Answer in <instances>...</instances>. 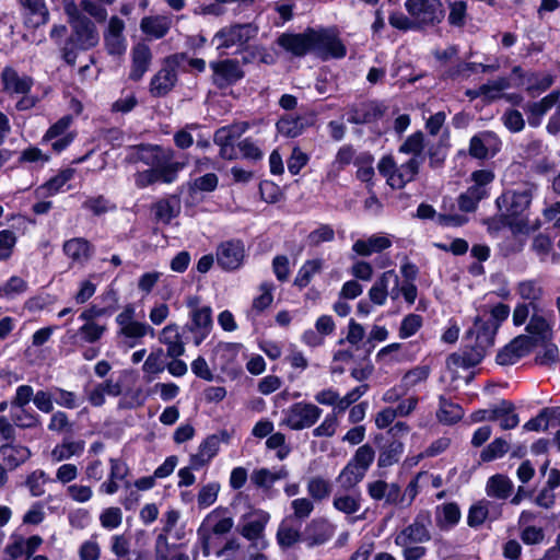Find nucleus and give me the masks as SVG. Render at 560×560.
I'll list each match as a JSON object with an SVG mask.
<instances>
[{
  "instance_id": "nucleus-3",
  "label": "nucleus",
  "mask_w": 560,
  "mask_h": 560,
  "mask_svg": "<svg viewBox=\"0 0 560 560\" xmlns=\"http://www.w3.org/2000/svg\"><path fill=\"white\" fill-rule=\"evenodd\" d=\"M430 523V514L420 513L412 523L396 533L394 542L401 548L404 560H420L425 556L427 548L422 545L431 540Z\"/></svg>"
},
{
  "instance_id": "nucleus-61",
  "label": "nucleus",
  "mask_w": 560,
  "mask_h": 560,
  "mask_svg": "<svg viewBox=\"0 0 560 560\" xmlns=\"http://www.w3.org/2000/svg\"><path fill=\"white\" fill-rule=\"evenodd\" d=\"M334 237V229L330 225L322 224L307 235V243L312 247H317L322 243L331 242Z\"/></svg>"
},
{
  "instance_id": "nucleus-47",
  "label": "nucleus",
  "mask_w": 560,
  "mask_h": 560,
  "mask_svg": "<svg viewBox=\"0 0 560 560\" xmlns=\"http://www.w3.org/2000/svg\"><path fill=\"white\" fill-rule=\"evenodd\" d=\"M332 506L347 515L354 514L361 509V498L354 494H336L332 500Z\"/></svg>"
},
{
  "instance_id": "nucleus-24",
  "label": "nucleus",
  "mask_w": 560,
  "mask_h": 560,
  "mask_svg": "<svg viewBox=\"0 0 560 560\" xmlns=\"http://www.w3.org/2000/svg\"><path fill=\"white\" fill-rule=\"evenodd\" d=\"M24 11L25 24L30 27H39L49 20V11L44 0H19Z\"/></svg>"
},
{
  "instance_id": "nucleus-21",
  "label": "nucleus",
  "mask_w": 560,
  "mask_h": 560,
  "mask_svg": "<svg viewBox=\"0 0 560 560\" xmlns=\"http://www.w3.org/2000/svg\"><path fill=\"white\" fill-rule=\"evenodd\" d=\"M152 61V52L150 47L144 43H138L131 49V68L129 79L139 81L149 70Z\"/></svg>"
},
{
  "instance_id": "nucleus-41",
  "label": "nucleus",
  "mask_w": 560,
  "mask_h": 560,
  "mask_svg": "<svg viewBox=\"0 0 560 560\" xmlns=\"http://www.w3.org/2000/svg\"><path fill=\"white\" fill-rule=\"evenodd\" d=\"M307 494L315 502L327 500L332 491L331 482L323 476H313L307 479Z\"/></svg>"
},
{
  "instance_id": "nucleus-28",
  "label": "nucleus",
  "mask_w": 560,
  "mask_h": 560,
  "mask_svg": "<svg viewBox=\"0 0 560 560\" xmlns=\"http://www.w3.org/2000/svg\"><path fill=\"white\" fill-rule=\"evenodd\" d=\"M399 283V277L395 270L383 272L369 291L370 300L376 305H383L388 296V285Z\"/></svg>"
},
{
  "instance_id": "nucleus-13",
  "label": "nucleus",
  "mask_w": 560,
  "mask_h": 560,
  "mask_svg": "<svg viewBox=\"0 0 560 560\" xmlns=\"http://www.w3.org/2000/svg\"><path fill=\"white\" fill-rule=\"evenodd\" d=\"M269 518L270 516L266 512H255L246 516L244 523L237 528L238 533L250 541L252 548L262 550L267 547L265 528Z\"/></svg>"
},
{
  "instance_id": "nucleus-64",
  "label": "nucleus",
  "mask_w": 560,
  "mask_h": 560,
  "mask_svg": "<svg viewBox=\"0 0 560 560\" xmlns=\"http://www.w3.org/2000/svg\"><path fill=\"white\" fill-rule=\"evenodd\" d=\"M422 326V317L418 314H409L404 317L399 327V337L407 339L413 336Z\"/></svg>"
},
{
  "instance_id": "nucleus-39",
  "label": "nucleus",
  "mask_w": 560,
  "mask_h": 560,
  "mask_svg": "<svg viewBox=\"0 0 560 560\" xmlns=\"http://www.w3.org/2000/svg\"><path fill=\"white\" fill-rule=\"evenodd\" d=\"M312 124V118L287 116L277 122V129L281 135L294 138L300 136Z\"/></svg>"
},
{
  "instance_id": "nucleus-6",
  "label": "nucleus",
  "mask_w": 560,
  "mask_h": 560,
  "mask_svg": "<svg viewBox=\"0 0 560 560\" xmlns=\"http://www.w3.org/2000/svg\"><path fill=\"white\" fill-rule=\"evenodd\" d=\"M374 457L375 452L370 444L360 446L338 475L339 487L346 491L355 488L364 479Z\"/></svg>"
},
{
  "instance_id": "nucleus-17",
  "label": "nucleus",
  "mask_w": 560,
  "mask_h": 560,
  "mask_svg": "<svg viewBox=\"0 0 560 560\" xmlns=\"http://www.w3.org/2000/svg\"><path fill=\"white\" fill-rule=\"evenodd\" d=\"M500 147L501 141L494 132L482 131L470 139L468 153L471 158L487 160L494 156Z\"/></svg>"
},
{
  "instance_id": "nucleus-7",
  "label": "nucleus",
  "mask_w": 560,
  "mask_h": 560,
  "mask_svg": "<svg viewBox=\"0 0 560 560\" xmlns=\"http://www.w3.org/2000/svg\"><path fill=\"white\" fill-rule=\"evenodd\" d=\"M421 164L422 159L410 158L407 162L397 165L393 156L385 155L380 160L377 170L393 189H401L415 180Z\"/></svg>"
},
{
  "instance_id": "nucleus-58",
  "label": "nucleus",
  "mask_w": 560,
  "mask_h": 560,
  "mask_svg": "<svg viewBox=\"0 0 560 560\" xmlns=\"http://www.w3.org/2000/svg\"><path fill=\"white\" fill-rule=\"evenodd\" d=\"M490 502L481 500L476 504H472L468 511L467 524L470 527H478L488 517Z\"/></svg>"
},
{
  "instance_id": "nucleus-63",
  "label": "nucleus",
  "mask_w": 560,
  "mask_h": 560,
  "mask_svg": "<svg viewBox=\"0 0 560 560\" xmlns=\"http://www.w3.org/2000/svg\"><path fill=\"white\" fill-rule=\"evenodd\" d=\"M154 215L158 221L163 223H170L173 218L178 214V209L172 205L171 200L162 199L158 201L154 206Z\"/></svg>"
},
{
  "instance_id": "nucleus-36",
  "label": "nucleus",
  "mask_w": 560,
  "mask_h": 560,
  "mask_svg": "<svg viewBox=\"0 0 560 560\" xmlns=\"http://www.w3.org/2000/svg\"><path fill=\"white\" fill-rule=\"evenodd\" d=\"M526 331L533 338L534 346L537 342H547L552 337L551 325L542 315L534 314L526 327Z\"/></svg>"
},
{
  "instance_id": "nucleus-40",
  "label": "nucleus",
  "mask_w": 560,
  "mask_h": 560,
  "mask_svg": "<svg viewBox=\"0 0 560 560\" xmlns=\"http://www.w3.org/2000/svg\"><path fill=\"white\" fill-rule=\"evenodd\" d=\"M172 158V150L164 151L163 154L161 155L160 166H154L158 182L171 184L176 179L177 173L183 167V164L178 162H171L164 164V162L170 161Z\"/></svg>"
},
{
  "instance_id": "nucleus-4",
  "label": "nucleus",
  "mask_w": 560,
  "mask_h": 560,
  "mask_svg": "<svg viewBox=\"0 0 560 560\" xmlns=\"http://www.w3.org/2000/svg\"><path fill=\"white\" fill-rule=\"evenodd\" d=\"M533 186L520 190H510L497 199L503 223L509 225L514 233L528 232L527 221L517 218L528 209L533 198Z\"/></svg>"
},
{
  "instance_id": "nucleus-10",
  "label": "nucleus",
  "mask_w": 560,
  "mask_h": 560,
  "mask_svg": "<svg viewBox=\"0 0 560 560\" xmlns=\"http://www.w3.org/2000/svg\"><path fill=\"white\" fill-rule=\"evenodd\" d=\"M258 34V26L254 23H234L219 30L213 40L218 48H231L234 46L245 48L247 43Z\"/></svg>"
},
{
  "instance_id": "nucleus-35",
  "label": "nucleus",
  "mask_w": 560,
  "mask_h": 560,
  "mask_svg": "<svg viewBox=\"0 0 560 560\" xmlns=\"http://www.w3.org/2000/svg\"><path fill=\"white\" fill-rule=\"evenodd\" d=\"M404 453V443L398 439H393L383 444L378 452L377 466L387 468L397 464Z\"/></svg>"
},
{
  "instance_id": "nucleus-1",
  "label": "nucleus",
  "mask_w": 560,
  "mask_h": 560,
  "mask_svg": "<svg viewBox=\"0 0 560 560\" xmlns=\"http://www.w3.org/2000/svg\"><path fill=\"white\" fill-rule=\"evenodd\" d=\"M510 307L498 303L493 306L483 305L477 310L472 326L465 334V349L448 355V368H471L479 364L494 346L500 325L509 317Z\"/></svg>"
},
{
  "instance_id": "nucleus-44",
  "label": "nucleus",
  "mask_w": 560,
  "mask_h": 560,
  "mask_svg": "<svg viewBox=\"0 0 560 560\" xmlns=\"http://www.w3.org/2000/svg\"><path fill=\"white\" fill-rule=\"evenodd\" d=\"M436 417L443 423H455L462 419L463 409L457 404L446 399L444 396H440Z\"/></svg>"
},
{
  "instance_id": "nucleus-16",
  "label": "nucleus",
  "mask_w": 560,
  "mask_h": 560,
  "mask_svg": "<svg viewBox=\"0 0 560 560\" xmlns=\"http://www.w3.org/2000/svg\"><path fill=\"white\" fill-rule=\"evenodd\" d=\"M210 68L213 71V83L220 89L236 83L245 75L240 61L236 59L213 61L210 63Z\"/></svg>"
},
{
  "instance_id": "nucleus-19",
  "label": "nucleus",
  "mask_w": 560,
  "mask_h": 560,
  "mask_svg": "<svg viewBox=\"0 0 560 560\" xmlns=\"http://www.w3.org/2000/svg\"><path fill=\"white\" fill-rule=\"evenodd\" d=\"M277 44L287 52L295 57H303L308 51H312V35L308 34V27L299 34L282 33L277 38Z\"/></svg>"
},
{
  "instance_id": "nucleus-46",
  "label": "nucleus",
  "mask_w": 560,
  "mask_h": 560,
  "mask_svg": "<svg viewBox=\"0 0 560 560\" xmlns=\"http://www.w3.org/2000/svg\"><path fill=\"white\" fill-rule=\"evenodd\" d=\"M84 443L82 441H63L51 451V458L55 462L69 459L73 455L82 453Z\"/></svg>"
},
{
  "instance_id": "nucleus-31",
  "label": "nucleus",
  "mask_w": 560,
  "mask_h": 560,
  "mask_svg": "<svg viewBox=\"0 0 560 560\" xmlns=\"http://www.w3.org/2000/svg\"><path fill=\"white\" fill-rule=\"evenodd\" d=\"M172 25V20L165 15L145 16L141 20V31L152 38L159 39L164 37Z\"/></svg>"
},
{
  "instance_id": "nucleus-18",
  "label": "nucleus",
  "mask_w": 560,
  "mask_h": 560,
  "mask_svg": "<svg viewBox=\"0 0 560 560\" xmlns=\"http://www.w3.org/2000/svg\"><path fill=\"white\" fill-rule=\"evenodd\" d=\"M534 348L533 338L527 335H521L514 338L497 354V363L500 365H511L521 358L528 354Z\"/></svg>"
},
{
  "instance_id": "nucleus-32",
  "label": "nucleus",
  "mask_w": 560,
  "mask_h": 560,
  "mask_svg": "<svg viewBox=\"0 0 560 560\" xmlns=\"http://www.w3.org/2000/svg\"><path fill=\"white\" fill-rule=\"evenodd\" d=\"M160 341L166 345V355L172 359L179 358L185 352L184 343L175 324L167 325L162 329Z\"/></svg>"
},
{
  "instance_id": "nucleus-12",
  "label": "nucleus",
  "mask_w": 560,
  "mask_h": 560,
  "mask_svg": "<svg viewBox=\"0 0 560 560\" xmlns=\"http://www.w3.org/2000/svg\"><path fill=\"white\" fill-rule=\"evenodd\" d=\"M322 409L311 402H295L284 411L283 423L300 431L313 427L322 416Z\"/></svg>"
},
{
  "instance_id": "nucleus-49",
  "label": "nucleus",
  "mask_w": 560,
  "mask_h": 560,
  "mask_svg": "<svg viewBox=\"0 0 560 560\" xmlns=\"http://www.w3.org/2000/svg\"><path fill=\"white\" fill-rule=\"evenodd\" d=\"M179 517L180 512L178 510L170 509L168 511H166L162 518L163 527L159 535H164L165 537H168L170 535L174 534V537L177 540H180L184 537V530L180 528H176Z\"/></svg>"
},
{
  "instance_id": "nucleus-2",
  "label": "nucleus",
  "mask_w": 560,
  "mask_h": 560,
  "mask_svg": "<svg viewBox=\"0 0 560 560\" xmlns=\"http://www.w3.org/2000/svg\"><path fill=\"white\" fill-rule=\"evenodd\" d=\"M405 9L408 15L393 12L388 18L389 24L399 31L424 30L440 24L444 19L440 0H406Z\"/></svg>"
},
{
  "instance_id": "nucleus-56",
  "label": "nucleus",
  "mask_w": 560,
  "mask_h": 560,
  "mask_svg": "<svg viewBox=\"0 0 560 560\" xmlns=\"http://www.w3.org/2000/svg\"><path fill=\"white\" fill-rule=\"evenodd\" d=\"M509 451V443L502 439L493 440L489 445H487L480 453V458L482 462H492L497 458L502 457Z\"/></svg>"
},
{
  "instance_id": "nucleus-14",
  "label": "nucleus",
  "mask_w": 560,
  "mask_h": 560,
  "mask_svg": "<svg viewBox=\"0 0 560 560\" xmlns=\"http://www.w3.org/2000/svg\"><path fill=\"white\" fill-rule=\"evenodd\" d=\"M229 441L230 434L225 430L207 436L198 446L197 453L190 456L191 468L198 470L208 465L218 454L221 443Z\"/></svg>"
},
{
  "instance_id": "nucleus-11",
  "label": "nucleus",
  "mask_w": 560,
  "mask_h": 560,
  "mask_svg": "<svg viewBox=\"0 0 560 560\" xmlns=\"http://www.w3.org/2000/svg\"><path fill=\"white\" fill-rule=\"evenodd\" d=\"M116 323L119 326L118 335L129 341V347H135L147 335L153 337L155 332L150 325L135 319V308L131 305L116 316Z\"/></svg>"
},
{
  "instance_id": "nucleus-43",
  "label": "nucleus",
  "mask_w": 560,
  "mask_h": 560,
  "mask_svg": "<svg viewBox=\"0 0 560 560\" xmlns=\"http://www.w3.org/2000/svg\"><path fill=\"white\" fill-rule=\"evenodd\" d=\"M324 261L320 258L306 260L294 279V285L303 289L307 287L313 277L323 270Z\"/></svg>"
},
{
  "instance_id": "nucleus-45",
  "label": "nucleus",
  "mask_w": 560,
  "mask_h": 560,
  "mask_svg": "<svg viewBox=\"0 0 560 560\" xmlns=\"http://www.w3.org/2000/svg\"><path fill=\"white\" fill-rule=\"evenodd\" d=\"M552 84V77L548 73L526 72L524 80L518 82V85L525 86L529 92H541L550 88Z\"/></svg>"
},
{
  "instance_id": "nucleus-23",
  "label": "nucleus",
  "mask_w": 560,
  "mask_h": 560,
  "mask_svg": "<svg viewBox=\"0 0 560 560\" xmlns=\"http://www.w3.org/2000/svg\"><path fill=\"white\" fill-rule=\"evenodd\" d=\"M32 453L27 446L21 444L2 443L0 445V458L2 464L9 469L14 470L24 464Z\"/></svg>"
},
{
  "instance_id": "nucleus-42",
  "label": "nucleus",
  "mask_w": 560,
  "mask_h": 560,
  "mask_svg": "<svg viewBox=\"0 0 560 560\" xmlns=\"http://www.w3.org/2000/svg\"><path fill=\"white\" fill-rule=\"evenodd\" d=\"M514 405L508 400H501L498 405L494 406L495 412V421H500V427L503 430H510L517 427L520 419L518 416L514 412Z\"/></svg>"
},
{
  "instance_id": "nucleus-25",
  "label": "nucleus",
  "mask_w": 560,
  "mask_h": 560,
  "mask_svg": "<svg viewBox=\"0 0 560 560\" xmlns=\"http://www.w3.org/2000/svg\"><path fill=\"white\" fill-rule=\"evenodd\" d=\"M3 91L9 94H27L33 85V79L19 75L12 67H5L1 72Z\"/></svg>"
},
{
  "instance_id": "nucleus-48",
  "label": "nucleus",
  "mask_w": 560,
  "mask_h": 560,
  "mask_svg": "<svg viewBox=\"0 0 560 560\" xmlns=\"http://www.w3.org/2000/svg\"><path fill=\"white\" fill-rule=\"evenodd\" d=\"M431 370L428 365H420L409 370L401 380L400 388L408 392L410 388L428 380Z\"/></svg>"
},
{
  "instance_id": "nucleus-8",
  "label": "nucleus",
  "mask_w": 560,
  "mask_h": 560,
  "mask_svg": "<svg viewBox=\"0 0 560 560\" xmlns=\"http://www.w3.org/2000/svg\"><path fill=\"white\" fill-rule=\"evenodd\" d=\"M308 34L312 35V51L322 59H340L346 56L347 48L337 27H308Z\"/></svg>"
},
{
  "instance_id": "nucleus-34",
  "label": "nucleus",
  "mask_w": 560,
  "mask_h": 560,
  "mask_svg": "<svg viewBox=\"0 0 560 560\" xmlns=\"http://www.w3.org/2000/svg\"><path fill=\"white\" fill-rule=\"evenodd\" d=\"M63 252L73 261L83 264L91 258L93 246L88 240L75 237L63 244Z\"/></svg>"
},
{
  "instance_id": "nucleus-27",
  "label": "nucleus",
  "mask_w": 560,
  "mask_h": 560,
  "mask_svg": "<svg viewBox=\"0 0 560 560\" xmlns=\"http://www.w3.org/2000/svg\"><path fill=\"white\" fill-rule=\"evenodd\" d=\"M190 317V330L197 334L195 343L199 345L209 335L212 327L211 308L209 306L196 308L191 311Z\"/></svg>"
},
{
  "instance_id": "nucleus-59",
  "label": "nucleus",
  "mask_w": 560,
  "mask_h": 560,
  "mask_svg": "<svg viewBox=\"0 0 560 560\" xmlns=\"http://www.w3.org/2000/svg\"><path fill=\"white\" fill-rule=\"evenodd\" d=\"M510 88V81L508 78H498L497 80L483 84L479 88V94L486 96L488 100H497L502 97V91Z\"/></svg>"
},
{
  "instance_id": "nucleus-55",
  "label": "nucleus",
  "mask_w": 560,
  "mask_h": 560,
  "mask_svg": "<svg viewBox=\"0 0 560 560\" xmlns=\"http://www.w3.org/2000/svg\"><path fill=\"white\" fill-rule=\"evenodd\" d=\"M424 148V136L421 131L409 136L399 147L400 153L411 154V158L422 159L421 154Z\"/></svg>"
},
{
  "instance_id": "nucleus-33",
  "label": "nucleus",
  "mask_w": 560,
  "mask_h": 560,
  "mask_svg": "<svg viewBox=\"0 0 560 560\" xmlns=\"http://www.w3.org/2000/svg\"><path fill=\"white\" fill-rule=\"evenodd\" d=\"M392 246V241L387 236L372 235L366 240H358L352 246V250L360 256H370L374 253H381Z\"/></svg>"
},
{
  "instance_id": "nucleus-9",
  "label": "nucleus",
  "mask_w": 560,
  "mask_h": 560,
  "mask_svg": "<svg viewBox=\"0 0 560 560\" xmlns=\"http://www.w3.org/2000/svg\"><path fill=\"white\" fill-rule=\"evenodd\" d=\"M187 59L184 52L174 54L163 60L162 68L150 82V93L154 97L167 95L177 82V68Z\"/></svg>"
},
{
  "instance_id": "nucleus-26",
  "label": "nucleus",
  "mask_w": 560,
  "mask_h": 560,
  "mask_svg": "<svg viewBox=\"0 0 560 560\" xmlns=\"http://www.w3.org/2000/svg\"><path fill=\"white\" fill-rule=\"evenodd\" d=\"M384 114L382 106L376 102H363L349 109L348 120L351 124L362 125L380 119Z\"/></svg>"
},
{
  "instance_id": "nucleus-22",
  "label": "nucleus",
  "mask_w": 560,
  "mask_h": 560,
  "mask_svg": "<svg viewBox=\"0 0 560 560\" xmlns=\"http://www.w3.org/2000/svg\"><path fill=\"white\" fill-rule=\"evenodd\" d=\"M163 152L159 145L140 144L130 148L125 162L129 164L142 162L148 166H160Z\"/></svg>"
},
{
  "instance_id": "nucleus-30",
  "label": "nucleus",
  "mask_w": 560,
  "mask_h": 560,
  "mask_svg": "<svg viewBox=\"0 0 560 560\" xmlns=\"http://www.w3.org/2000/svg\"><path fill=\"white\" fill-rule=\"evenodd\" d=\"M331 536V526L322 520L312 521L305 529V541L308 547L323 545L328 541Z\"/></svg>"
},
{
  "instance_id": "nucleus-20",
  "label": "nucleus",
  "mask_w": 560,
  "mask_h": 560,
  "mask_svg": "<svg viewBox=\"0 0 560 560\" xmlns=\"http://www.w3.org/2000/svg\"><path fill=\"white\" fill-rule=\"evenodd\" d=\"M104 392L105 396L117 397L122 395L118 402L119 409H132L139 407L143 404V399L141 398V392H127L122 394V386L119 382H114V380L108 378L103 383L98 384Z\"/></svg>"
},
{
  "instance_id": "nucleus-37",
  "label": "nucleus",
  "mask_w": 560,
  "mask_h": 560,
  "mask_svg": "<svg viewBox=\"0 0 560 560\" xmlns=\"http://www.w3.org/2000/svg\"><path fill=\"white\" fill-rule=\"evenodd\" d=\"M288 476L289 471L284 467L277 470L260 468L253 471L250 479L256 487L270 490L276 481L285 479Z\"/></svg>"
},
{
  "instance_id": "nucleus-38",
  "label": "nucleus",
  "mask_w": 560,
  "mask_h": 560,
  "mask_svg": "<svg viewBox=\"0 0 560 560\" xmlns=\"http://www.w3.org/2000/svg\"><path fill=\"white\" fill-rule=\"evenodd\" d=\"M512 491L513 482L504 475H494L487 481L486 492L491 498L505 500L511 495Z\"/></svg>"
},
{
  "instance_id": "nucleus-15",
  "label": "nucleus",
  "mask_w": 560,
  "mask_h": 560,
  "mask_svg": "<svg viewBox=\"0 0 560 560\" xmlns=\"http://www.w3.org/2000/svg\"><path fill=\"white\" fill-rule=\"evenodd\" d=\"M218 265L228 271L238 269L245 258L244 243L240 240L222 242L215 252Z\"/></svg>"
},
{
  "instance_id": "nucleus-51",
  "label": "nucleus",
  "mask_w": 560,
  "mask_h": 560,
  "mask_svg": "<svg viewBox=\"0 0 560 560\" xmlns=\"http://www.w3.org/2000/svg\"><path fill=\"white\" fill-rule=\"evenodd\" d=\"M277 542L281 549H289L301 540V533L299 529L281 523L277 530Z\"/></svg>"
},
{
  "instance_id": "nucleus-5",
  "label": "nucleus",
  "mask_w": 560,
  "mask_h": 560,
  "mask_svg": "<svg viewBox=\"0 0 560 560\" xmlns=\"http://www.w3.org/2000/svg\"><path fill=\"white\" fill-rule=\"evenodd\" d=\"M71 35L61 49L62 59L70 66L75 65L77 49L88 50L98 44L100 35L95 24L89 19L71 24Z\"/></svg>"
},
{
  "instance_id": "nucleus-50",
  "label": "nucleus",
  "mask_w": 560,
  "mask_h": 560,
  "mask_svg": "<svg viewBox=\"0 0 560 560\" xmlns=\"http://www.w3.org/2000/svg\"><path fill=\"white\" fill-rule=\"evenodd\" d=\"M560 93L552 92L549 95L541 98L539 102L530 103L526 106V109L539 120L558 101ZM530 125H537L538 121L529 119Z\"/></svg>"
},
{
  "instance_id": "nucleus-53",
  "label": "nucleus",
  "mask_w": 560,
  "mask_h": 560,
  "mask_svg": "<svg viewBox=\"0 0 560 560\" xmlns=\"http://www.w3.org/2000/svg\"><path fill=\"white\" fill-rule=\"evenodd\" d=\"M425 479H429V472L420 471L409 481L404 491V506H410L412 504L420 489L425 486Z\"/></svg>"
},
{
  "instance_id": "nucleus-29",
  "label": "nucleus",
  "mask_w": 560,
  "mask_h": 560,
  "mask_svg": "<svg viewBox=\"0 0 560 560\" xmlns=\"http://www.w3.org/2000/svg\"><path fill=\"white\" fill-rule=\"evenodd\" d=\"M460 509L455 502L444 503L435 510V523L441 530H448L460 521Z\"/></svg>"
},
{
  "instance_id": "nucleus-54",
  "label": "nucleus",
  "mask_w": 560,
  "mask_h": 560,
  "mask_svg": "<svg viewBox=\"0 0 560 560\" xmlns=\"http://www.w3.org/2000/svg\"><path fill=\"white\" fill-rule=\"evenodd\" d=\"M19 412L12 413L11 420L15 427L20 429H33L40 424L39 416L26 409V407L18 408Z\"/></svg>"
},
{
  "instance_id": "nucleus-52",
  "label": "nucleus",
  "mask_w": 560,
  "mask_h": 560,
  "mask_svg": "<svg viewBox=\"0 0 560 560\" xmlns=\"http://www.w3.org/2000/svg\"><path fill=\"white\" fill-rule=\"evenodd\" d=\"M165 354L163 349L158 348L149 353L147 357L142 370L147 374L155 375L162 373L165 370Z\"/></svg>"
},
{
  "instance_id": "nucleus-57",
  "label": "nucleus",
  "mask_w": 560,
  "mask_h": 560,
  "mask_svg": "<svg viewBox=\"0 0 560 560\" xmlns=\"http://www.w3.org/2000/svg\"><path fill=\"white\" fill-rule=\"evenodd\" d=\"M214 517L215 512L209 513L197 530L198 538L201 544L202 553L205 557H209L211 555V540L213 534L209 529V525L214 520Z\"/></svg>"
},
{
  "instance_id": "nucleus-60",
  "label": "nucleus",
  "mask_w": 560,
  "mask_h": 560,
  "mask_svg": "<svg viewBox=\"0 0 560 560\" xmlns=\"http://www.w3.org/2000/svg\"><path fill=\"white\" fill-rule=\"evenodd\" d=\"M105 330V325H100L97 323H89L84 324L79 328L78 336L82 341L93 343L102 338Z\"/></svg>"
},
{
  "instance_id": "nucleus-62",
  "label": "nucleus",
  "mask_w": 560,
  "mask_h": 560,
  "mask_svg": "<svg viewBox=\"0 0 560 560\" xmlns=\"http://www.w3.org/2000/svg\"><path fill=\"white\" fill-rule=\"evenodd\" d=\"M517 292L522 299L528 300L529 305H534L542 294V289L534 280H525L518 284Z\"/></svg>"
}]
</instances>
